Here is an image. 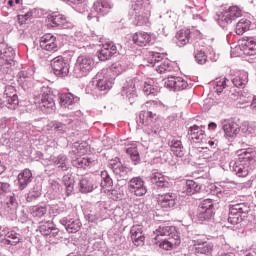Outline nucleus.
<instances>
[{
  "mask_svg": "<svg viewBox=\"0 0 256 256\" xmlns=\"http://www.w3.org/2000/svg\"><path fill=\"white\" fill-rule=\"evenodd\" d=\"M241 51H243L244 55H248V57H254L256 55V40L253 37L247 38L242 41L240 45Z\"/></svg>",
  "mask_w": 256,
  "mask_h": 256,
  "instance_id": "72a5a7b5",
  "label": "nucleus"
},
{
  "mask_svg": "<svg viewBox=\"0 0 256 256\" xmlns=\"http://www.w3.org/2000/svg\"><path fill=\"white\" fill-rule=\"evenodd\" d=\"M256 151L253 148L241 150L236 162L230 163V169L237 177H247L255 169Z\"/></svg>",
  "mask_w": 256,
  "mask_h": 256,
  "instance_id": "f257e3e1",
  "label": "nucleus"
},
{
  "mask_svg": "<svg viewBox=\"0 0 256 256\" xmlns=\"http://www.w3.org/2000/svg\"><path fill=\"white\" fill-rule=\"evenodd\" d=\"M33 81V70H21L18 73V84L22 89H29L31 87Z\"/></svg>",
  "mask_w": 256,
  "mask_h": 256,
  "instance_id": "2f4dec72",
  "label": "nucleus"
},
{
  "mask_svg": "<svg viewBox=\"0 0 256 256\" xmlns=\"http://www.w3.org/2000/svg\"><path fill=\"white\" fill-rule=\"evenodd\" d=\"M132 41L139 47H145L151 43V35L147 32H136L133 35Z\"/></svg>",
  "mask_w": 256,
  "mask_h": 256,
  "instance_id": "4c0bfd02",
  "label": "nucleus"
},
{
  "mask_svg": "<svg viewBox=\"0 0 256 256\" xmlns=\"http://www.w3.org/2000/svg\"><path fill=\"white\" fill-rule=\"evenodd\" d=\"M127 155H130V159L133 165H139L141 163V156L139 155V149L137 146L132 145L126 149Z\"/></svg>",
  "mask_w": 256,
  "mask_h": 256,
  "instance_id": "603ef678",
  "label": "nucleus"
},
{
  "mask_svg": "<svg viewBox=\"0 0 256 256\" xmlns=\"http://www.w3.org/2000/svg\"><path fill=\"white\" fill-rule=\"evenodd\" d=\"M111 169L116 176L117 179H122L123 181H126L129 177V168L121 164V162H113L110 164Z\"/></svg>",
  "mask_w": 256,
  "mask_h": 256,
  "instance_id": "473e14b6",
  "label": "nucleus"
},
{
  "mask_svg": "<svg viewBox=\"0 0 256 256\" xmlns=\"http://www.w3.org/2000/svg\"><path fill=\"white\" fill-rule=\"evenodd\" d=\"M113 9V4L110 0H98L94 2L93 10L97 15H100L101 17H105V15H108L109 11Z\"/></svg>",
  "mask_w": 256,
  "mask_h": 256,
  "instance_id": "7c9ffc66",
  "label": "nucleus"
},
{
  "mask_svg": "<svg viewBox=\"0 0 256 256\" xmlns=\"http://www.w3.org/2000/svg\"><path fill=\"white\" fill-rule=\"evenodd\" d=\"M213 243L204 242L195 247V253L197 255L211 256L213 254Z\"/></svg>",
  "mask_w": 256,
  "mask_h": 256,
  "instance_id": "09e8293b",
  "label": "nucleus"
},
{
  "mask_svg": "<svg viewBox=\"0 0 256 256\" xmlns=\"http://www.w3.org/2000/svg\"><path fill=\"white\" fill-rule=\"evenodd\" d=\"M238 103H240V105H247V103H251V109L253 113H256V96L252 97L251 94L240 91Z\"/></svg>",
  "mask_w": 256,
  "mask_h": 256,
  "instance_id": "79ce46f5",
  "label": "nucleus"
},
{
  "mask_svg": "<svg viewBox=\"0 0 256 256\" xmlns=\"http://www.w3.org/2000/svg\"><path fill=\"white\" fill-rule=\"evenodd\" d=\"M19 207V202H17V196L15 193H12L10 196L7 197L6 203L2 208V213L8 219L13 221L17 219V208Z\"/></svg>",
  "mask_w": 256,
  "mask_h": 256,
  "instance_id": "6ab92c4d",
  "label": "nucleus"
},
{
  "mask_svg": "<svg viewBox=\"0 0 256 256\" xmlns=\"http://www.w3.org/2000/svg\"><path fill=\"white\" fill-rule=\"evenodd\" d=\"M80 149L81 145L75 143L72 151L69 152L73 167H76V169H92V167L99 165V161L96 158H81Z\"/></svg>",
  "mask_w": 256,
  "mask_h": 256,
  "instance_id": "423d86ee",
  "label": "nucleus"
},
{
  "mask_svg": "<svg viewBox=\"0 0 256 256\" xmlns=\"http://www.w3.org/2000/svg\"><path fill=\"white\" fill-rule=\"evenodd\" d=\"M195 60L199 65H205L207 63V55L203 51H198L195 54Z\"/></svg>",
  "mask_w": 256,
  "mask_h": 256,
  "instance_id": "bf43d9fd",
  "label": "nucleus"
},
{
  "mask_svg": "<svg viewBox=\"0 0 256 256\" xmlns=\"http://www.w3.org/2000/svg\"><path fill=\"white\" fill-rule=\"evenodd\" d=\"M62 181L66 187L67 196L73 195L75 193V177H73V174L68 173L64 175Z\"/></svg>",
  "mask_w": 256,
  "mask_h": 256,
  "instance_id": "c03bdc74",
  "label": "nucleus"
},
{
  "mask_svg": "<svg viewBox=\"0 0 256 256\" xmlns=\"http://www.w3.org/2000/svg\"><path fill=\"white\" fill-rule=\"evenodd\" d=\"M95 67V60L89 55L78 56L74 66V77L81 79V77H87L89 73L93 71Z\"/></svg>",
  "mask_w": 256,
  "mask_h": 256,
  "instance_id": "6e6552de",
  "label": "nucleus"
},
{
  "mask_svg": "<svg viewBox=\"0 0 256 256\" xmlns=\"http://www.w3.org/2000/svg\"><path fill=\"white\" fill-rule=\"evenodd\" d=\"M217 191V197H219V199H227V197H229V187H227L226 185L221 186L220 188H216Z\"/></svg>",
  "mask_w": 256,
  "mask_h": 256,
  "instance_id": "13d9d810",
  "label": "nucleus"
},
{
  "mask_svg": "<svg viewBox=\"0 0 256 256\" xmlns=\"http://www.w3.org/2000/svg\"><path fill=\"white\" fill-rule=\"evenodd\" d=\"M3 99L8 104V109H16L19 105V96H17L15 86L8 85L5 87Z\"/></svg>",
  "mask_w": 256,
  "mask_h": 256,
  "instance_id": "b1692460",
  "label": "nucleus"
},
{
  "mask_svg": "<svg viewBox=\"0 0 256 256\" xmlns=\"http://www.w3.org/2000/svg\"><path fill=\"white\" fill-rule=\"evenodd\" d=\"M243 15L241 8L230 6L228 9L217 12L215 20L222 29H227L233 21H236Z\"/></svg>",
  "mask_w": 256,
  "mask_h": 256,
  "instance_id": "0eeeda50",
  "label": "nucleus"
},
{
  "mask_svg": "<svg viewBox=\"0 0 256 256\" xmlns=\"http://www.w3.org/2000/svg\"><path fill=\"white\" fill-rule=\"evenodd\" d=\"M114 81L115 76L109 75V70L105 68L100 70L92 79V85H94V88H92V95H96V97L107 95V93L111 91Z\"/></svg>",
  "mask_w": 256,
  "mask_h": 256,
  "instance_id": "20e7f679",
  "label": "nucleus"
},
{
  "mask_svg": "<svg viewBox=\"0 0 256 256\" xmlns=\"http://www.w3.org/2000/svg\"><path fill=\"white\" fill-rule=\"evenodd\" d=\"M222 129L226 135V137H237L239 135V131H241V127L237 122L230 121L222 126Z\"/></svg>",
  "mask_w": 256,
  "mask_h": 256,
  "instance_id": "a19ab883",
  "label": "nucleus"
},
{
  "mask_svg": "<svg viewBox=\"0 0 256 256\" xmlns=\"http://www.w3.org/2000/svg\"><path fill=\"white\" fill-rule=\"evenodd\" d=\"M150 182L156 189L160 191H166V189H171V182H169V177L163 175V173L153 170L150 174Z\"/></svg>",
  "mask_w": 256,
  "mask_h": 256,
  "instance_id": "a211bd4d",
  "label": "nucleus"
},
{
  "mask_svg": "<svg viewBox=\"0 0 256 256\" xmlns=\"http://www.w3.org/2000/svg\"><path fill=\"white\" fill-rule=\"evenodd\" d=\"M48 23L50 27H57L58 29H67L69 27V20L63 14L53 12L48 15Z\"/></svg>",
  "mask_w": 256,
  "mask_h": 256,
  "instance_id": "a878e982",
  "label": "nucleus"
},
{
  "mask_svg": "<svg viewBox=\"0 0 256 256\" xmlns=\"http://www.w3.org/2000/svg\"><path fill=\"white\" fill-rule=\"evenodd\" d=\"M13 139H14L15 143H19V142H22V141H25V140L29 139V135H27V133H25L23 131H17L14 134Z\"/></svg>",
  "mask_w": 256,
  "mask_h": 256,
  "instance_id": "052dcab7",
  "label": "nucleus"
},
{
  "mask_svg": "<svg viewBox=\"0 0 256 256\" xmlns=\"http://www.w3.org/2000/svg\"><path fill=\"white\" fill-rule=\"evenodd\" d=\"M30 214L37 219H43L47 215V206L36 205L30 208Z\"/></svg>",
  "mask_w": 256,
  "mask_h": 256,
  "instance_id": "864d4df0",
  "label": "nucleus"
},
{
  "mask_svg": "<svg viewBox=\"0 0 256 256\" xmlns=\"http://www.w3.org/2000/svg\"><path fill=\"white\" fill-rule=\"evenodd\" d=\"M205 137V126L193 125L188 129V139L193 143H204Z\"/></svg>",
  "mask_w": 256,
  "mask_h": 256,
  "instance_id": "393cba45",
  "label": "nucleus"
},
{
  "mask_svg": "<svg viewBox=\"0 0 256 256\" xmlns=\"http://www.w3.org/2000/svg\"><path fill=\"white\" fill-rule=\"evenodd\" d=\"M153 83V80H148L144 83L143 91L144 95H146L147 97H155L160 91L157 85H154Z\"/></svg>",
  "mask_w": 256,
  "mask_h": 256,
  "instance_id": "de8ad7c7",
  "label": "nucleus"
},
{
  "mask_svg": "<svg viewBox=\"0 0 256 256\" xmlns=\"http://www.w3.org/2000/svg\"><path fill=\"white\" fill-rule=\"evenodd\" d=\"M249 211H251V203L247 201V197L243 196L242 199L233 201V204L229 205L228 223L239 225Z\"/></svg>",
  "mask_w": 256,
  "mask_h": 256,
  "instance_id": "7ed1b4c3",
  "label": "nucleus"
},
{
  "mask_svg": "<svg viewBox=\"0 0 256 256\" xmlns=\"http://www.w3.org/2000/svg\"><path fill=\"white\" fill-rule=\"evenodd\" d=\"M213 159H216L217 161H219L220 165L225 164V161H226L225 156L221 155V152H215L213 154Z\"/></svg>",
  "mask_w": 256,
  "mask_h": 256,
  "instance_id": "338daca9",
  "label": "nucleus"
},
{
  "mask_svg": "<svg viewBox=\"0 0 256 256\" xmlns=\"http://www.w3.org/2000/svg\"><path fill=\"white\" fill-rule=\"evenodd\" d=\"M141 80L139 78H129L126 80L122 87V96L128 99L130 105H133L137 101V89L141 85Z\"/></svg>",
  "mask_w": 256,
  "mask_h": 256,
  "instance_id": "f8f14e48",
  "label": "nucleus"
},
{
  "mask_svg": "<svg viewBox=\"0 0 256 256\" xmlns=\"http://www.w3.org/2000/svg\"><path fill=\"white\" fill-rule=\"evenodd\" d=\"M31 17H33V12L29 11L25 15H18V20L23 25V23L28 19H31Z\"/></svg>",
  "mask_w": 256,
  "mask_h": 256,
  "instance_id": "69168bd1",
  "label": "nucleus"
},
{
  "mask_svg": "<svg viewBox=\"0 0 256 256\" xmlns=\"http://www.w3.org/2000/svg\"><path fill=\"white\" fill-rule=\"evenodd\" d=\"M212 86L216 89V93L221 95V93H223V89L227 87V78H217L212 82Z\"/></svg>",
  "mask_w": 256,
  "mask_h": 256,
  "instance_id": "4d7b16f0",
  "label": "nucleus"
},
{
  "mask_svg": "<svg viewBox=\"0 0 256 256\" xmlns=\"http://www.w3.org/2000/svg\"><path fill=\"white\" fill-rule=\"evenodd\" d=\"M132 242L136 247H141L145 243V234H143V227L134 225L130 229Z\"/></svg>",
  "mask_w": 256,
  "mask_h": 256,
  "instance_id": "c756f323",
  "label": "nucleus"
},
{
  "mask_svg": "<svg viewBox=\"0 0 256 256\" xmlns=\"http://www.w3.org/2000/svg\"><path fill=\"white\" fill-rule=\"evenodd\" d=\"M21 241H23V235L16 230L3 229L0 232V243L5 246L10 245L15 247V245L21 243Z\"/></svg>",
  "mask_w": 256,
  "mask_h": 256,
  "instance_id": "f3484780",
  "label": "nucleus"
},
{
  "mask_svg": "<svg viewBox=\"0 0 256 256\" xmlns=\"http://www.w3.org/2000/svg\"><path fill=\"white\" fill-rule=\"evenodd\" d=\"M40 48L43 51H49L50 53H57L59 51V44L57 43V37L53 34H45L40 40Z\"/></svg>",
  "mask_w": 256,
  "mask_h": 256,
  "instance_id": "aec40b11",
  "label": "nucleus"
},
{
  "mask_svg": "<svg viewBox=\"0 0 256 256\" xmlns=\"http://www.w3.org/2000/svg\"><path fill=\"white\" fill-rule=\"evenodd\" d=\"M11 191V185L7 182H0V195H5Z\"/></svg>",
  "mask_w": 256,
  "mask_h": 256,
  "instance_id": "e2e57ef3",
  "label": "nucleus"
},
{
  "mask_svg": "<svg viewBox=\"0 0 256 256\" xmlns=\"http://www.w3.org/2000/svg\"><path fill=\"white\" fill-rule=\"evenodd\" d=\"M127 189L129 193L135 195V197H144V195H147L145 180L139 176L133 177L128 181Z\"/></svg>",
  "mask_w": 256,
  "mask_h": 256,
  "instance_id": "dca6fc26",
  "label": "nucleus"
},
{
  "mask_svg": "<svg viewBox=\"0 0 256 256\" xmlns=\"http://www.w3.org/2000/svg\"><path fill=\"white\" fill-rule=\"evenodd\" d=\"M175 38H176V45L178 47H185V45L189 43V39H191V31L180 30L179 32H177Z\"/></svg>",
  "mask_w": 256,
  "mask_h": 256,
  "instance_id": "37998d69",
  "label": "nucleus"
},
{
  "mask_svg": "<svg viewBox=\"0 0 256 256\" xmlns=\"http://www.w3.org/2000/svg\"><path fill=\"white\" fill-rule=\"evenodd\" d=\"M100 179V187H102V189H107V191L113 189V178H111V175H109L107 170L101 172Z\"/></svg>",
  "mask_w": 256,
  "mask_h": 256,
  "instance_id": "a18cd8bd",
  "label": "nucleus"
},
{
  "mask_svg": "<svg viewBox=\"0 0 256 256\" xmlns=\"http://www.w3.org/2000/svg\"><path fill=\"white\" fill-rule=\"evenodd\" d=\"M249 82V76L245 72H241L238 76L232 78L234 87L238 89H245V85Z\"/></svg>",
  "mask_w": 256,
  "mask_h": 256,
  "instance_id": "49530a36",
  "label": "nucleus"
},
{
  "mask_svg": "<svg viewBox=\"0 0 256 256\" xmlns=\"http://www.w3.org/2000/svg\"><path fill=\"white\" fill-rule=\"evenodd\" d=\"M113 55H117V46L113 42H106L98 51V59L100 61H108Z\"/></svg>",
  "mask_w": 256,
  "mask_h": 256,
  "instance_id": "bb28decb",
  "label": "nucleus"
},
{
  "mask_svg": "<svg viewBox=\"0 0 256 256\" xmlns=\"http://www.w3.org/2000/svg\"><path fill=\"white\" fill-rule=\"evenodd\" d=\"M181 191L183 195H195V193H199V191H201V185L194 180H187Z\"/></svg>",
  "mask_w": 256,
  "mask_h": 256,
  "instance_id": "58836bf2",
  "label": "nucleus"
},
{
  "mask_svg": "<svg viewBox=\"0 0 256 256\" xmlns=\"http://www.w3.org/2000/svg\"><path fill=\"white\" fill-rule=\"evenodd\" d=\"M168 145L176 157H183V155H185V148L183 147L181 140L172 138L168 141Z\"/></svg>",
  "mask_w": 256,
  "mask_h": 256,
  "instance_id": "ea45409f",
  "label": "nucleus"
},
{
  "mask_svg": "<svg viewBox=\"0 0 256 256\" xmlns=\"http://www.w3.org/2000/svg\"><path fill=\"white\" fill-rule=\"evenodd\" d=\"M0 59L6 61L8 65L15 63V50L5 42L0 43Z\"/></svg>",
  "mask_w": 256,
  "mask_h": 256,
  "instance_id": "cd10ccee",
  "label": "nucleus"
},
{
  "mask_svg": "<svg viewBox=\"0 0 256 256\" xmlns=\"http://www.w3.org/2000/svg\"><path fill=\"white\" fill-rule=\"evenodd\" d=\"M75 103H79V97L73 95L72 93H66L60 95V105L64 109H71Z\"/></svg>",
  "mask_w": 256,
  "mask_h": 256,
  "instance_id": "e433bc0d",
  "label": "nucleus"
},
{
  "mask_svg": "<svg viewBox=\"0 0 256 256\" xmlns=\"http://www.w3.org/2000/svg\"><path fill=\"white\" fill-rule=\"evenodd\" d=\"M61 211L62 210L58 205H52L49 208V214L53 215L54 217H57V215H60Z\"/></svg>",
  "mask_w": 256,
  "mask_h": 256,
  "instance_id": "0e129e2a",
  "label": "nucleus"
},
{
  "mask_svg": "<svg viewBox=\"0 0 256 256\" xmlns=\"http://www.w3.org/2000/svg\"><path fill=\"white\" fill-rule=\"evenodd\" d=\"M241 94V91L238 92H232L229 94L230 99H232L233 101H239V96Z\"/></svg>",
  "mask_w": 256,
  "mask_h": 256,
  "instance_id": "774afa93",
  "label": "nucleus"
},
{
  "mask_svg": "<svg viewBox=\"0 0 256 256\" xmlns=\"http://www.w3.org/2000/svg\"><path fill=\"white\" fill-rule=\"evenodd\" d=\"M164 57L159 52H150L147 61L151 67H156L157 73H171L173 71V65L170 60H163Z\"/></svg>",
  "mask_w": 256,
  "mask_h": 256,
  "instance_id": "1a4fd4ad",
  "label": "nucleus"
},
{
  "mask_svg": "<svg viewBox=\"0 0 256 256\" xmlns=\"http://www.w3.org/2000/svg\"><path fill=\"white\" fill-rule=\"evenodd\" d=\"M18 189L23 191L29 187L30 183L33 181V173L29 168L24 169L18 174Z\"/></svg>",
  "mask_w": 256,
  "mask_h": 256,
  "instance_id": "c85d7f7f",
  "label": "nucleus"
},
{
  "mask_svg": "<svg viewBox=\"0 0 256 256\" xmlns=\"http://www.w3.org/2000/svg\"><path fill=\"white\" fill-rule=\"evenodd\" d=\"M60 224L65 227L68 233H77L81 229V220L77 216L68 215L60 219Z\"/></svg>",
  "mask_w": 256,
  "mask_h": 256,
  "instance_id": "5701e85b",
  "label": "nucleus"
},
{
  "mask_svg": "<svg viewBox=\"0 0 256 256\" xmlns=\"http://www.w3.org/2000/svg\"><path fill=\"white\" fill-rule=\"evenodd\" d=\"M39 231L44 237H57V235H59V230L55 227L53 222H45L41 224Z\"/></svg>",
  "mask_w": 256,
  "mask_h": 256,
  "instance_id": "c9c22d12",
  "label": "nucleus"
},
{
  "mask_svg": "<svg viewBox=\"0 0 256 256\" xmlns=\"http://www.w3.org/2000/svg\"><path fill=\"white\" fill-rule=\"evenodd\" d=\"M39 109L46 114L55 112V95L51 93L49 87H42V96L41 102L39 103Z\"/></svg>",
  "mask_w": 256,
  "mask_h": 256,
  "instance_id": "ddd939ff",
  "label": "nucleus"
},
{
  "mask_svg": "<svg viewBox=\"0 0 256 256\" xmlns=\"http://www.w3.org/2000/svg\"><path fill=\"white\" fill-rule=\"evenodd\" d=\"M51 67L56 77H67L71 65L69 60L63 56H57L51 61Z\"/></svg>",
  "mask_w": 256,
  "mask_h": 256,
  "instance_id": "4468645a",
  "label": "nucleus"
},
{
  "mask_svg": "<svg viewBox=\"0 0 256 256\" xmlns=\"http://www.w3.org/2000/svg\"><path fill=\"white\" fill-rule=\"evenodd\" d=\"M50 189L53 191L54 195H59V193H61V184L56 180H50Z\"/></svg>",
  "mask_w": 256,
  "mask_h": 256,
  "instance_id": "680f3d73",
  "label": "nucleus"
},
{
  "mask_svg": "<svg viewBox=\"0 0 256 256\" xmlns=\"http://www.w3.org/2000/svg\"><path fill=\"white\" fill-rule=\"evenodd\" d=\"M138 125H142L144 133L149 137H159L161 135V125L157 121L156 114L151 111L140 112Z\"/></svg>",
  "mask_w": 256,
  "mask_h": 256,
  "instance_id": "39448f33",
  "label": "nucleus"
},
{
  "mask_svg": "<svg viewBox=\"0 0 256 256\" xmlns=\"http://www.w3.org/2000/svg\"><path fill=\"white\" fill-rule=\"evenodd\" d=\"M130 15L134 17L133 24L137 27H143L149 23V13L145 12L142 1H136L132 4Z\"/></svg>",
  "mask_w": 256,
  "mask_h": 256,
  "instance_id": "9b49d317",
  "label": "nucleus"
},
{
  "mask_svg": "<svg viewBox=\"0 0 256 256\" xmlns=\"http://www.w3.org/2000/svg\"><path fill=\"white\" fill-rule=\"evenodd\" d=\"M213 215H215V202L211 199H205L200 203L194 219L196 223H203V221H209Z\"/></svg>",
  "mask_w": 256,
  "mask_h": 256,
  "instance_id": "9d476101",
  "label": "nucleus"
},
{
  "mask_svg": "<svg viewBox=\"0 0 256 256\" xmlns=\"http://www.w3.org/2000/svg\"><path fill=\"white\" fill-rule=\"evenodd\" d=\"M52 163L58 171H69V158L67 155L59 154L52 158Z\"/></svg>",
  "mask_w": 256,
  "mask_h": 256,
  "instance_id": "f704fd0d",
  "label": "nucleus"
},
{
  "mask_svg": "<svg viewBox=\"0 0 256 256\" xmlns=\"http://www.w3.org/2000/svg\"><path fill=\"white\" fill-rule=\"evenodd\" d=\"M160 206L164 211H172L177 207L179 199L177 193L168 192L159 197Z\"/></svg>",
  "mask_w": 256,
  "mask_h": 256,
  "instance_id": "412c9836",
  "label": "nucleus"
},
{
  "mask_svg": "<svg viewBox=\"0 0 256 256\" xmlns=\"http://www.w3.org/2000/svg\"><path fill=\"white\" fill-rule=\"evenodd\" d=\"M97 187H99L97 176L93 174H85L79 178L78 190L80 193H92Z\"/></svg>",
  "mask_w": 256,
  "mask_h": 256,
  "instance_id": "2eb2a0df",
  "label": "nucleus"
},
{
  "mask_svg": "<svg viewBox=\"0 0 256 256\" xmlns=\"http://www.w3.org/2000/svg\"><path fill=\"white\" fill-rule=\"evenodd\" d=\"M251 29V20L247 18H242L236 24V33L237 35H243V33H247Z\"/></svg>",
  "mask_w": 256,
  "mask_h": 256,
  "instance_id": "8fccbe9b",
  "label": "nucleus"
},
{
  "mask_svg": "<svg viewBox=\"0 0 256 256\" xmlns=\"http://www.w3.org/2000/svg\"><path fill=\"white\" fill-rule=\"evenodd\" d=\"M157 241H162L160 243V248L165 251H171L175 247L181 245V238L177 228L175 226H159L155 231Z\"/></svg>",
  "mask_w": 256,
  "mask_h": 256,
  "instance_id": "f03ea898",
  "label": "nucleus"
},
{
  "mask_svg": "<svg viewBox=\"0 0 256 256\" xmlns=\"http://www.w3.org/2000/svg\"><path fill=\"white\" fill-rule=\"evenodd\" d=\"M164 87L170 91H183L189 87V83L185 79L177 76H170L164 80Z\"/></svg>",
  "mask_w": 256,
  "mask_h": 256,
  "instance_id": "4be33fe9",
  "label": "nucleus"
},
{
  "mask_svg": "<svg viewBox=\"0 0 256 256\" xmlns=\"http://www.w3.org/2000/svg\"><path fill=\"white\" fill-rule=\"evenodd\" d=\"M41 185L36 184L33 186V188L27 193L26 201L28 203H33V201H37L39 197H41Z\"/></svg>",
  "mask_w": 256,
  "mask_h": 256,
  "instance_id": "3c124183",
  "label": "nucleus"
},
{
  "mask_svg": "<svg viewBox=\"0 0 256 256\" xmlns=\"http://www.w3.org/2000/svg\"><path fill=\"white\" fill-rule=\"evenodd\" d=\"M126 69H127L126 65H122L121 62H115L109 67V69H107V71H108V75L109 73H112L114 77H117L121 75V73H124Z\"/></svg>",
  "mask_w": 256,
  "mask_h": 256,
  "instance_id": "6e6d98bb",
  "label": "nucleus"
},
{
  "mask_svg": "<svg viewBox=\"0 0 256 256\" xmlns=\"http://www.w3.org/2000/svg\"><path fill=\"white\" fill-rule=\"evenodd\" d=\"M50 129L57 135H65L67 133V125L59 121H52L49 124Z\"/></svg>",
  "mask_w": 256,
  "mask_h": 256,
  "instance_id": "5fc2aeb1",
  "label": "nucleus"
}]
</instances>
